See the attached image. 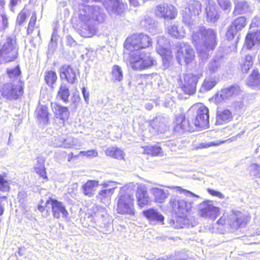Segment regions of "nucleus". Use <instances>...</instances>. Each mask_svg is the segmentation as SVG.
<instances>
[{"instance_id": "obj_1", "label": "nucleus", "mask_w": 260, "mask_h": 260, "mask_svg": "<svg viewBox=\"0 0 260 260\" xmlns=\"http://www.w3.org/2000/svg\"><path fill=\"white\" fill-rule=\"evenodd\" d=\"M202 12V4L198 1H190L182 11L183 21L191 30L192 42L199 57L202 60L208 59L212 54L217 44L216 32L204 26L194 27L192 16L199 15Z\"/></svg>"}, {"instance_id": "obj_2", "label": "nucleus", "mask_w": 260, "mask_h": 260, "mask_svg": "<svg viewBox=\"0 0 260 260\" xmlns=\"http://www.w3.org/2000/svg\"><path fill=\"white\" fill-rule=\"evenodd\" d=\"M76 15L78 18V32L85 38L91 37L94 35L96 30L95 21L102 23L105 19V14L99 7L83 4L79 5Z\"/></svg>"}, {"instance_id": "obj_3", "label": "nucleus", "mask_w": 260, "mask_h": 260, "mask_svg": "<svg viewBox=\"0 0 260 260\" xmlns=\"http://www.w3.org/2000/svg\"><path fill=\"white\" fill-rule=\"evenodd\" d=\"M8 74L13 82L4 84L1 89L2 95L7 99H16L23 93L24 83L21 80V71L18 66L8 71Z\"/></svg>"}, {"instance_id": "obj_4", "label": "nucleus", "mask_w": 260, "mask_h": 260, "mask_svg": "<svg viewBox=\"0 0 260 260\" xmlns=\"http://www.w3.org/2000/svg\"><path fill=\"white\" fill-rule=\"evenodd\" d=\"M169 204L172 211L178 216L173 222V226L175 229L184 228L185 225V220L182 217L185 216L191 209V203L185 199L177 197H171Z\"/></svg>"}, {"instance_id": "obj_5", "label": "nucleus", "mask_w": 260, "mask_h": 260, "mask_svg": "<svg viewBox=\"0 0 260 260\" xmlns=\"http://www.w3.org/2000/svg\"><path fill=\"white\" fill-rule=\"evenodd\" d=\"M18 46L15 36H7L0 45V63L14 61L18 56Z\"/></svg>"}, {"instance_id": "obj_6", "label": "nucleus", "mask_w": 260, "mask_h": 260, "mask_svg": "<svg viewBox=\"0 0 260 260\" xmlns=\"http://www.w3.org/2000/svg\"><path fill=\"white\" fill-rule=\"evenodd\" d=\"M92 210L93 213L91 215V220L95 223L96 226L103 229L104 233L107 234L112 231V219L105 208L94 206Z\"/></svg>"}, {"instance_id": "obj_7", "label": "nucleus", "mask_w": 260, "mask_h": 260, "mask_svg": "<svg viewBox=\"0 0 260 260\" xmlns=\"http://www.w3.org/2000/svg\"><path fill=\"white\" fill-rule=\"evenodd\" d=\"M129 64L131 67L135 70H142L155 65L156 62L149 53L136 51L131 53Z\"/></svg>"}, {"instance_id": "obj_8", "label": "nucleus", "mask_w": 260, "mask_h": 260, "mask_svg": "<svg viewBox=\"0 0 260 260\" xmlns=\"http://www.w3.org/2000/svg\"><path fill=\"white\" fill-rule=\"evenodd\" d=\"M124 47L131 52L149 47L151 45V39L144 34H134L127 38L124 42Z\"/></svg>"}, {"instance_id": "obj_9", "label": "nucleus", "mask_w": 260, "mask_h": 260, "mask_svg": "<svg viewBox=\"0 0 260 260\" xmlns=\"http://www.w3.org/2000/svg\"><path fill=\"white\" fill-rule=\"evenodd\" d=\"M134 196L127 192L123 193L121 189L117 197L116 210L121 214L134 215Z\"/></svg>"}, {"instance_id": "obj_10", "label": "nucleus", "mask_w": 260, "mask_h": 260, "mask_svg": "<svg viewBox=\"0 0 260 260\" xmlns=\"http://www.w3.org/2000/svg\"><path fill=\"white\" fill-rule=\"evenodd\" d=\"M192 109L197 110V115L194 120V124L200 127L207 128L209 123V109L203 104L194 105Z\"/></svg>"}, {"instance_id": "obj_11", "label": "nucleus", "mask_w": 260, "mask_h": 260, "mask_svg": "<svg viewBox=\"0 0 260 260\" xmlns=\"http://www.w3.org/2000/svg\"><path fill=\"white\" fill-rule=\"evenodd\" d=\"M250 216L239 211H233L229 217V224L231 228L237 229L245 227L250 221Z\"/></svg>"}, {"instance_id": "obj_12", "label": "nucleus", "mask_w": 260, "mask_h": 260, "mask_svg": "<svg viewBox=\"0 0 260 260\" xmlns=\"http://www.w3.org/2000/svg\"><path fill=\"white\" fill-rule=\"evenodd\" d=\"M199 215L205 218L215 220L219 215V208L215 206L211 201L202 202L199 205Z\"/></svg>"}, {"instance_id": "obj_13", "label": "nucleus", "mask_w": 260, "mask_h": 260, "mask_svg": "<svg viewBox=\"0 0 260 260\" xmlns=\"http://www.w3.org/2000/svg\"><path fill=\"white\" fill-rule=\"evenodd\" d=\"M45 208L48 209L51 208L52 214L55 218L62 217L67 219L69 216V213L63 203L56 200H48L45 203Z\"/></svg>"}, {"instance_id": "obj_14", "label": "nucleus", "mask_w": 260, "mask_h": 260, "mask_svg": "<svg viewBox=\"0 0 260 260\" xmlns=\"http://www.w3.org/2000/svg\"><path fill=\"white\" fill-rule=\"evenodd\" d=\"M155 15L165 19H174L177 15V11L175 7L168 4H159L155 8Z\"/></svg>"}, {"instance_id": "obj_15", "label": "nucleus", "mask_w": 260, "mask_h": 260, "mask_svg": "<svg viewBox=\"0 0 260 260\" xmlns=\"http://www.w3.org/2000/svg\"><path fill=\"white\" fill-rule=\"evenodd\" d=\"M194 57V53L190 46L182 43L179 47L176 53V58L179 64L184 61L186 64L191 61Z\"/></svg>"}, {"instance_id": "obj_16", "label": "nucleus", "mask_w": 260, "mask_h": 260, "mask_svg": "<svg viewBox=\"0 0 260 260\" xmlns=\"http://www.w3.org/2000/svg\"><path fill=\"white\" fill-rule=\"evenodd\" d=\"M103 4L108 12L114 16L122 14L126 6L122 0H105Z\"/></svg>"}, {"instance_id": "obj_17", "label": "nucleus", "mask_w": 260, "mask_h": 260, "mask_svg": "<svg viewBox=\"0 0 260 260\" xmlns=\"http://www.w3.org/2000/svg\"><path fill=\"white\" fill-rule=\"evenodd\" d=\"M242 92L240 87L237 85H233L222 89L216 94V100L218 102L229 100L239 95Z\"/></svg>"}, {"instance_id": "obj_18", "label": "nucleus", "mask_w": 260, "mask_h": 260, "mask_svg": "<svg viewBox=\"0 0 260 260\" xmlns=\"http://www.w3.org/2000/svg\"><path fill=\"white\" fill-rule=\"evenodd\" d=\"M246 24V19L245 17L241 16L236 18L228 27L226 33L227 39L229 40L233 39L237 33L245 27Z\"/></svg>"}, {"instance_id": "obj_19", "label": "nucleus", "mask_w": 260, "mask_h": 260, "mask_svg": "<svg viewBox=\"0 0 260 260\" xmlns=\"http://www.w3.org/2000/svg\"><path fill=\"white\" fill-rule=\"evenodd\" d=\"M199 77L197 75L188 74L184 77V83L181 88L187 94H193L196 91V85Z\"/></svg>"}, {"instance_id": "obj_20", "label": "nucleus", "mask_w": 260, "mask_h": 260, "mask_svg": "<svg viewBox=\"0 0 260 260\" xmlns=\"http://www.w3.org/2000/svg\"><path fill=\"white\" fill-rule=\"evenodd\" d=\"M206 21L209 22L215 23L219 18V10L216 4L208 1L205 8Z\"/></svg>"}, {"instance_id": "obj_21", "label": "nucleus", "mask_w": 260, "mask_h": 260, "mask_svg": "<svg viewBox=\"0 0 260 260\" xmlns=\"http://www.w3.org/2000/svg\"><path fill=\"white\" fill-rule=\"evenodd\" d=\"M136 196L138 204L141 207H143L150 203V199L147 188L143 184L138 185Z\"/></svg>"}, {"instance_id": "obj_22", "label": "nucleus", "mask_w": 260, "mask_h": 260, "mask_svg": "<svg viewBox=\"0 0 260 260\" xmlns=\"http://www.w3.org/2000/svg\"><path fill=\"white\" fill-rule=\"evenodd\" d=\"M143 215L148 220L149 223L152 224L156 223L164 224V217L158 211L154 209H149L143 211Z\"/></svg>"}, {"instance_id": "obj_23", "label": "nucleus", "mask_w": 260, "mask_h": 260, "mask_svg": "<svg viewBox=\"0 0 260 260\" xmlns=\"http://www.w3.org/2000/svg\"><path fill=\"white\" fill-rule=\"evenodd\" d=\"M167 129L168 127L163 117H157L150 122L149 131L152 133H164Z\"/></svg>"}, {"instance_id": "obj_24", "label": "nucleus", "mask_w": 260, "mask_h": 260, "mask_svg": "<svg viewBox=\"0 0 260 260\" xmlns=\"http://www.w3.org/2000/svg\"><path fill=\"white\" fill-rule=\"evenodd\" d=\"M191 130L189 120L185 119L184 115H179L176 117L174 131L181 134L186 131H191Z\"/></svg>"}, {"instance_id": "obj_25", "label": "nucleus", "mask_w": 260, "mask_h": 260, "mask_svg": "<svg viewBox=\"0 0 260 260\" xmlns=\"http://www.w3.org/2000/svg\"><path fill=\"white\" fill-rule=\"evenodd\" d=\"M60 76L71 84H74L76 79L75 71L69 66L64 65L60 68Z\"/></svg>"}, {"instance_id": "obj_26", "label": "nucleus", "mask_w": 260, "mask_h": 260, "mask_svg": "<svg viewBox=\"0 0 260 260\" xmlns=\"http://www.w3.org/2000/svg\"><path fill=\"white\" fill-rule=\"evenodd\" d=\"M51 106L56 117L63 120L68 119L70 112L67 107H62L56 103H51Z\"/></svg>"}, {"instance_id": "obj_27", "label": "nucleus", "mask_w": 260, "mask_h": 260, "mask_svg": "<svg viewBox=\"0 0 260 260\" xmlns=\"http://www.w3.org/2000/svg\"><path fill=\"white\" fill-rule=\"evenodd\" d=\"M150 193L153 196L155 202L162 203L165 202L169 195L168 190H165L158 187H153L150 189Z\"/></svg>"}, {"instance_id": "obj_28", "label": "nucleus", "mask_w": 260, "mask_h": 260, "mask_svg": "<svg viewBox=\"0 0 260 260\" xmlns=\"http://www.w3.org/2000/svg\"><path fill=\"white\" fill-rule=\"evenodd\" d=\"M115 188L116 187H114L109 189L100 190L96 196L97 200L105 205L109 204L111 196L113 194Z\"/></svg>"}, {"instance_id": "obj_29", "label": "nucleus", "mask_w": 260, "mask_h": 260, "mask_svg": "<svg viewBox=\"0 0 260 260\" xmlns=\"http://www.w3.org/2000/svg\"><path fill=\"white\" fill-rule=\"evenodd\" d=\"M233 118L232 113L228 109L218 110L216 113V125H221L229 122Z\"/></svg>"}, {"instance_id": "obj_30", "label": "nucleus", "mask_w": 260, "mask_h": 260, "mask_svg": "<svg viewBox=\"0 0 260 260\" xmlns=\"http://www.w3.org/2000/svg\"><path fill=\"white\" fill-rule=\"evenodd\" d=\"M247 85L253 88L260 87V74L257 70H253L246 79Z\"/></svg>"}, {"instance_id": "obj_31", "label": "nucleus", "mask_w": 260, "mask_h": 260, "mask_svg": "<svg viewBox=\"0 0 260 260\" xmlns=\"http://www.w3.org/2000/svg\"><path fill=\"white\" fill-rule=\"evenodd\" d=\"M99 181L96 180H88L82 186L83 193L89 197H92L99 186Z\"/></svg>"}, {"instance_id": "obj_32", "label": "nucleus", "mask_w": 260, "mask_h": 260, "mask_svg": "<svg viewBox=\"0 0 260 260\" xmlns=\"http://www.w3.org/2000/svg\"><path fill=\"white\" fill-rule=\"evenodd\" d=\"M168 32L171 36L178 39L183 38L186 34L183 27L177 23L172 24L168 27Z\"/></svg>"}, {"instance_id": "obj_33", "label": "nucleus", "mask_w": 260, "mask_h": 260, "mask_svg": "<svg viewBox=\"0 0 260 260\" xmlns=\"http://www.w3.org/2000/svg\"><path fill=\"white\" fill-rule=\"evenodd\" d=\"M221 60L218 58H214L211 59L207 67V74L212 75L218 72L221 67Z\"/></svg>"}, {"instance_id": "obj_34", "label": "nucleus", "mask_w": 260, "mask_h": 260, "mask_svg": "<svg viewBox=\"0 0 260 260\" xmlns=\"http://www.w3.org/2000/svg\"><path fill=\"white\" fill-rule=\"evenodd\" d=\"M36 117L40 123H47L48 121V113L46 106L40 105L35 111Z\"/></svg>"}, {"instance_id": "obj_35", "label": "nucleus", "mask_w": 260, "mask_h": 260, "mask_svg": "<svg viewBox=\"0 0 260 260\" xmlns=\"http://www.w3.org/2000/svg\"><path fill=\"white\" fill-rule=\"evenodd\" d=\"M235 10L234 13L235 14H241L250 12V8L246 2L235 1Z\"/></svg>"}, {"instance_id": "obj_36", "label": "nucleus", "mask_w": 260, "mask_h": 260, "mask_svg": "<svg viewBox=\"0 0 260 260\" xmlns=\"http://www.w3.org/2000/svg\"><path fill=\"white\" fill-rule=\"evenodd\" d=\"M253 63V57L250 55H246L241 62V67L242 72L247 73L252 67Z\"/></svg>"}, {"instance_id": "obj_37", "label": "nucleus", "mask_w": 260, "mask_h": 260, "mask_svg": "<svg viewBox=\"0 0 260 260\" xmlns=\"http://www.w3.org/2000/svg\"><path fill=\"white\" fill-rule=\"evenodd\" d=\"M164 41V38L160 37L157 40V44L158 46L157 47L156 50L158 54H159L162 57L163 59L168 60L171 56V52L165 48L160 45V43Z\"/></svg>"}, {"instance_id": "obj_38", "label": "nucleus", "mask_w": 260, "mask_h": 260, "mask_svg": "<svg viewBox=\"0 0 260 260\" xmlns=\"http://www.w3.org/2000/svg\"><path fill=\"white\" fill-rule=\"evenodd\" d=\"M106 154L108 156L115 158L121 159L124 158L123 151L117 147H109L106 151Z\"/></svg>"}, {"instance_id": "obj_39", "label": "nucleus", "mask_w": 260, "mask_h": 260, "mask_svg": "<svg viewBox=\"0 0 260 260\" xmlns=\"http://www.w3.org/2000/svg\"><path fill=\"white\" fill-rule=\"evenodd\" d=\"M248 174L253 178H260V164L253 163L247 168Z\"/></svg>"}, {"instance_id": "obj_40", "label": "nucleus", "mask_w": 260, "mask_h": 260, "mask_svg": "<svg viewBox=\"0 0 260 260\" xmlns=\"http://www.w3.org/2000/svg\"><path fill=\"white\" fill-rule=\"evenodd\" d=\"M69 95L70 92L68 87L65 84L62 83L59 87L57 96L59 98L60 100L67 103L68 102Z\"/></svg>"}, {"instance_id": "obj_41", "label": "nucleus", "mask_w": 260, "mask_h": 260, "mask_svg": "<svg viewBox=\"0 0 260 260\" xmlns=\"http://www.w3.org/2000/svg\"><path fill=\"white\" fill-rule=\"evenodd\" d=\"M112 79L115 81H121L123 79V73L120 67L114 65L112 69Z\"/></svg>"}, {"instance_id": "obj_42", "label": "nucleus", "mask_w": 260, "mask_h": 260, "mask_svg": "<svg viewBox=\"0 0 260 260\" xmlns=\"http://www.w3.org/2000/svg\"><path fill=\"white\" fill-rule=\"evenodd\" d=\"M35 170L37 173L39 174L43 178H46V172L45 170L44 161L38 158L37 160V163L35 164Z\"/></svg>"}, {"instance_id": "obj_43", "label": "nucleus", "mask_w": 260, "mask_h": 260, "mask_svg": "<svg viewBox=\"0 0 260 260\" xmlns=\"http://www.w3.org/2000/svg\"><path fill=\"white\" fill-rule=\"evenodd\" d=\"M63 147L64 148H72L78 144V140L72 137H66L64 136Z\"/></svg>"}, {"instance_id": "obj_44", "label": "nucleus", "mask_w": 260, "mask_h": 260, "mask_svg": "<svg viewBox=\"0 0 260 260\" xmlns=\"http://www.w3.org/2000/svg\"><path fill=\"white\" fill-rule=\"evenodd\" d=\"M57 79V75L55 72L50 71L46 73L45 80L47 85L52 86L53 84L56 82Z\"/></svg>"}, {"instance_id": "obj_45", "label": "nucleus", "mask_w": 260, "mask_h": 260, "mask_svg": "<svg viewBox=\"0 0 260 260\" xmlns=\"http://www.w3.org/2000/svg\"><path fill=\"white\" fill-rule=\"evenodd\" d=\"M257 32L255 34H248L245 38V45L247 48L249 49H251L254 45L257 40V38L255 36L257 35Z\"/></svg>"}, {"instance_id": "obj_46", "label": "nucleus", "mask_w": 260, "mask_h": 260, "mask_svg": "<svg viewBox=\"0 0 260 260\" xmlns=\"http://www.w3.org/2000/svg\"><path fill=\"white\" fill-rule=\"evenodd\" d=\"M64 141V135L54 136L51 139L50 145L54 147H63Z\"/></svg>"}, {"instance_id": "obj_47", "label": "nucleus", "mask_w": 260, "mask_h": 260, "mask_svg": "<svg viewBox=\"0 0 260 260\" xmlns=\"http://www.w3.org/2000/svg\"><path fill=\"white\" fill-rule=\"evenodd\" d=\"M216 84V82L214 79H206L202 84V88L206 91H208L211 89Z\"/></svg>"}, {"instance_id": "obj_48", "label": "nucleus", "mask_w": 260, "mask_h": 260, "mask_svg": "<svg viewBox=\"0 0 260 260\" xmlns=\"http://www.w3.org/2000/svg\"><path fill=\"white\" fill-rule=\"evenodd\" d=\"M168 187L172 189H175L177 192H183L186 196L189 197H196L198 198H199V196L190 192V191L183 189L179 186H168Z\"/></svg>"}, {"instance_id": "obj_49", "label": "nucleus", "mask_w": 260, "mask_h": 260, "mask_svg": "<svg viewBox=\"0 0 260 260\" xmlns=\"http://www.w3.org/2000/svg\"><path fill=\"white\" fill-rule=\"evenodd\" d=\"M218 143H215L214 142H201L194 145V149H201L204 148H207L213 146L218 145Z\"/></svg>"}, {"instance_id": "obj_50", "label": "nucleus", "mask_w": 260, "mask_h": 260, "mask_svg": "<svg viewBox=\"0 0 260 260\" xmlns=\"http://www.w3.org/2000/svg\"><path fill=\"white\" fill-rule=\"evenodd\" d=\"M220 8L224 11H230L231 9V2L230 0H217Z\"/></svg>"}, {"instance_id": "obj_51", "label": "nucleus", "mask_w": 260, "mask_h": 260, "mask_svg": "<svg viewBox=\"0 0 260 260\" xmlns=\"http://www.w3.org/2000/svg\"><path fill=\"white\" fill-rule=\"evenodd\" d=\"M161 149L159 146H148L146 149V152L152 155H157L160 153Z\"/></svg>"}, {"instance_id": "obj_52", "label": "nucleus", "mask_w": 260, "mask_h": 260, "mask_svg": "<svg viewBox=\"0 0 260 260\" xmlns=\"http://www.w3.org/2000/svg\"><path fill=\"white\" fill-rule=\"evenodd\" d=\"M36 19H37L36 13L35 12H34L31 15V17L30 18V19L29 20V24L28 25V28H27V30L28 34H31L32 32L33 29L35 27V25Z\"/></svg>"}, {"instance_id": "obj_53", "label": "nucleus", "mask_w": 260, "mask_h": 260, "mask_svg": "<svg viewBox=\"0 0 260 260\" xmlns=\"http://www.w3.org/2000/svg\"><path fill=\"white\" fill-rule=\"evenodd\" d=\"M26 18V12L23 10L21 11L17 16L16 20L17 23H18L19 25L22 24L25 21Z\"/></svg>"}, {"instance_id": "obj_54", "label": "nucleus", "mask_w": 260, "mask_h": 260, "mask_svg": "<svg viewBox=\"0 0 260 260\" xmlns=\"http://www.w3.org/2000/svg\"><path fill=\"white\" fill-rule=\"evenodd\" d=\"M80 154H82L83 155H86L89 157H96L98 155V152L94 150L80 151Z\"/></svg>"}, {"instance_id": "obj_55", "label": "nucleus", "mask_w": 260, "mask_h": 260, "mask_svg": "<svg viewBox=\"0 0 260 260\" xmlns=\"http://www.w3.org/2000/svg\"><path fill=\"white\" fill-rule=\"evenodd\" d=\"M82 94H83V95L84 96V100H85V101L86 103V104H88L89 95V92L86 91V90L85 87H83L82 89Z\"/></svg>"}, {"instance_id": "obj_56", "label": "nucleus", "mask_w": 260, "mask_h": 260, "mask_svg": "<svg viewBox=\"0 0 260 260\" xmlns=\"http://www.w3.org/2000/svg\"><path fill=\"white\" fill-rule=\"evenodd\" d=\"M234 107L236 109H240L244 107V104L243 101H236L234 103Z\"/></svg>"}, {"instance_id": "obj_57", "label": "nucleus", "mask_w": 260, "mask_h": 260, "mask_svg": "<svg viewBox=\"0 0 260 260\" xmlns=\"http://www.w3.org/2000/svg\"><path fill=\"white\" fill-rule=\"evenodd\" d=\"M2 17V23L4 28H6L8 26V20L5 15H3Z\"/></svg>"}, {"instance_id": "obj_58", "label": "nucleus", "mask_w": 260, "mask_h": 260, "mask_svg": "<svg viewBox=\"0 0 260 260\" xmlns=\"http://www.w3.org/2000/svg\"><path fill=\"white\" fill-rule=\"evenodd\" d=\"M68 43L70 46H74L76 44L75 41L70 36H67Z\"/></svg>"}, {"instance_id": "obj_59", "label": "nucleus", "mask_w": 260, "mask_h": 260, "mask_svg": "<svg viewBox=\"0 0 260 260\" xmlns=\"http://www.w3.org/2000/svg\"><path fill=\"white\" fill-rule=\"evenodd\" d=\"M209 192L212 195L215 196L217 197H220L221 196V193L218 191H215L214 190L210 189L209 190Z\"/></svg>"}, {"instance_id": "obj_60", "label": "nucleus", "mask_w": 260, "mask_h": 260, "mask_svg": "<svg viewBox=\"0 0 260 260\" xmlns=\"http://www.w3.org/2000/svg\"><path fill=\"white\" fill-rule=\"evenodd\" d=\"M129 3L134 7H138L139 6V0H129Z\"/></svg>"}, {"instance_id": "obj_61", "label": "nucleus", "mask_w": 260, "mask_h": 260, "mask_svg": "<svg viewBox=\"0 0 260 260\" xmlns=\"http://www.w3.org/2000/svg\"><path fill=\"white\" fill-rule=\"evenodd\" d=\"M153 107V104L150 103H148L145 105V108L148 110H151Z\"/></svg>"}, {"instance_id": "obj_62", "label": "nucleus", "mask_w": 260, "mask_h": 260, "mask_svg": "<svg viewBox=\"0 0 260 260\" xmlns=\"http://www.w3.org/2000/svg\"><path fill=\"white\" fill-rule=\"evenodd\" d=\"M258 21V18H254L251 23V24H250V27H254V26H255L256 25V22Z\"/></svg>"}, {"instance_id": "obj_63", "label": "nucleus", "mask_w": 260, "mask_h": 260, "mask_svg": "<svg viewBox=\"0 0 260 260\" xmlns=\"http://www.w3.org/2000/svg\"><path fill=\"white\" fill-rule=\"evenodd\" d=\"M73 157H76V156H74L73 152L69 153L68 154V160L70 161Z\"/></svg>"}, {"instance_id": "obj_64", "label": "nucleus", "mask_w": 260, "mask_h": 260, "mask_svg": "<svg viewBox=\"0 0 260 260\" xmlns=\"http://www.w3.org/2000/svg\"><path fill=\"white\" fill-rule=\"evenodd\" d=\"M19 0H11V5L12 6H15L17 5L18 1Z\"/></svg>"}]
</instances>
